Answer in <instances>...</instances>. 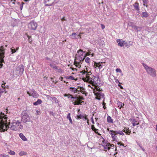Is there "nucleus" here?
<instances>
[{"label":"nucleus","instance_id":"obj_35","mask_svg":"<svg viewBox=\"0 0 157 157\" xmlns=\"http://www.w3.org/2000/svg\"><path fill=\"white\" fill-rule=\"evenodd\" d=\"M50 66L52 67L53 68L55 69H57V67L53 63H50L49 64Z\"/></svg>","mask_w":157,"mask_h":157},{"label":"nucleus","instance_id":"obj_46","mask_svg":"<svg viewBox=\"0 0 157 157\" xmlns=\"http://www.w3.org/2000/svg\"><path fill=\"white\" fill-rule=\"evenodd\" d=\"M92 130L94 131V130H98V129L95 128L94 126L93 125H92Z\"/></svg>","mask_w":157,"mask_h":157},{"label":"nucleus","instance_id":"obj_17","mask_svg":"<svg viewBox=\"0 0 157 157\" xmlns=\"http://www.w3.org/2000/svg\"><path fill=\"white\" fill-rule=\"evenodd\" d=\"M20 137L24 141H26L27 140V139L24 136L23 134L22 133H20L19 134Z\"/></svg>","mask_w":157,"mask_h":157},{"label":"nucleus","instance_id":"obj_9","mask_svg":"<svg viewBox=\"0 0 157 157\" xmlns=\"http://www.w3.org/2000/svg\"><path fill=\"white\" fill-rule=\"evenodd\" d=\"M27 94L30 96H32L33 98H37L39 95L33 89L31 90L30 91H27Z\"/></svg>","mask_w":157,"mask_h":157},{"label":"nucleus","instance_id":"obj_32","mask_svg":"<svg viewBox=\"0 0 157 157\" xmlns=\"http://www.w3.org/2000/svg\"><path fill=\"white\" fill-rule=\"evenodd\" d=\"M77 119H82L83 117V115L81 114H78L76 116Z\"/></svg>","mask_w":157,"mask_h":157},{"label":"nucleus","instance_id":"obj_3","mask_svg":"<svg viewBox=\"0 0 157 157\" xmlns=\"http://www.w3.org/2000/svg\"><path fill=\"white\" fill-rule=\"evenodd\" d=\"M86 56H78V54L75 55V59L74 62V64L76 67L78 68L81 67V64L82 63L81 62L83 61Z\"/></svg>","mask_w":157,"mask_h":157},{"label":"nucleus","instance_id":"obj_49","mask_svg":"<svg viewBox=\"0 0 157 157\" xmlns=\"http://www.w3.org/2000/svg\"><path fill=\"white\" fill-rule=\"evenodd\" d=\"M78 98L80 100H84V98L83 97L81 96L78 97Z\"/></svg>","mask_w":157,"mask_h":157},{"label":"nucleus","instance_id":"obj_55","mask_svg":"<svg viewBox=\"0 0 157 157\" xmlns=\"http://www.w3.org/2000/svg\"><path fill=\"white\" fill-rule=\"evenodd\" d=\"M117 144L118 145H119L120 146H121V145L124 146V144H122V143H121V142H118V143H117Z\"/></svg>","mask_w":157,"mask_h":157},{"label":"nucleus","instance_id":"obj_19","mask_svg":"<svg viewBox=\"0 0 157 157\" xmlns=\"http://www.w3.org/2000/svg\"><path fill=\"white\" fill-rule=\"evenodd\" d=\"M83 52L82 50L79 49L77 51V53H78V56H85V55H83Z\"/></svg>","mask_w":157,"mask_h":157},{"label":"nucleus","instance_id":"obj_26","mask_svg":"<svg viewBox=\"0 0 157 157\" xmlns=\"http://www.w3.org/2000/svg\"><path fill=\"white\" fill-rule=\"evenodd\" d=\"M132 124L133 126H135L136 125L139 124V122H137L136 121L135 119H133L132 121Z\"/></svg>","mask_w":157,"mask_h":157},{"label":"nucleus","instance_id":"obj_12","mask_svg":"<svg viewBox=\"0 0 157 157\" xmlns=\"http://www.w3.org/2000/svg\"><path fill=\"white\" fill-rule=\"evenodd\" d=\"M109 134L111 135L113 140L118 142V139L116 135L117 133H115V131L110 130L109 131Z\"/></svg>","mask_w":157,"mask_h":157},{"label":"nucleus","instance_id":"obj_28","mask_svg":"<svg viewBox=\"0 0 157 157\" xmlns=\"http://www.w3.org/2000/svg\"><path fill=\"white\" fill-rule=\"evenodd\" d=\"M78 97H71V99H72V100H71V101L73 102H73H75V101L77 100L78 99Z\"/></svg>","mask_w":157,"mask_h":157},{"label":"nucleus","instance_id":"obj_44","mask_svg":"<svg viewBox=\"0 0 157 157\" xmlns=\"http://www.w3.org/2000/svg\"><path fill=\"white\" fill-rule=\"evenodd\" d=\"M76 35V33H73L71 35V36H74V38H76V37L75 36Z\"/></svg>","mask_w":157,"mask_h":157},{"label":"nucleus","instance_id":"obj_36","mask_svg":"<svg viewBox=\"0 0 157 157\" xmlns=\"http://www.w3.org/2000/svg\"><path fill=\"white\" fill-rule=\"evenodd\" d=\"M143 2L144 3L143 5L145 6L146 7H147V0H143Z\"/></svg>","mask_w":157,"mask_h":157},{"label":"nucleus","instance_id":"obj_59","mask_svg":"<svg viewBox=\"0 0 157 157\" xmlns=\"http://www.w3.org/2000/svg\"><path fill=\"white\" fill-rule=\"evenodd\" d=\"M137 145L140 147H142L141 145L140 144V143H139V142H137Z\"/></svg>","mask_w":157,"mask_h":157},{"label":"nucleus","instance_id":"obj_63","mask_svg":"<svg viewBox=\"0 0 157 157\" xmlns=\"http://www.w3.org/2000/svg\"><path fill=\"white\" fill-rule=\"evenodd\" d=\"M124 129H125V130H126V131L127 132V130H129V128H126V127H125L124 128Z\"/></svg>","mask_w":157,"mask_h":157},{"label":"nucleus","instance_id":"obj_54","mask_svg":"<svg viewBox=\"0 0 157 157\" xmlns=\"http://www.w3.org/2000/svg\"><path fill=\"white\" fill-rule=\"evenodd\" d=\"M108 146H109V147L111 146L112 147H114V145L113 144H108Z\"/></svg>","mask_w":157,"mask_h":157},{"label":"nucleus","instance_id":"obj_58","mask_svg":"<svg viewBox=\"0 0 157 157\" xmlns=\"http://www.w3.org/2000/svg\"><path fill=\"white\" fill-rule=\"evenodd\" d=\"M32 41H33V40L32 39H29V42L31 44H32Z\"/></svg>","mask_w":157,"mask_h":157},{"label":"nucleus","instance_id":"obj_22","mask_svg":"<svg viewBox=\"0 0 157 157\" xmlns=\"http://www.w3.org/2000/svg\"><path fill=\"white\" fill-rule=\"evenodd\" d=\"M139 3L138 2H136L133 5L135 9L136 10H139Z\"/></svg>","mask_w":157,"mask_h":157},{"label":"nucleus","instance_id":"obj_15","mask_svg":"<svg viewBox=\"0 0 157 157\" xmlns=\"http://www.w3.org/2000/svg\"><path fill=\"white\" fill-rule=\"evenodd\" d=\"M15 123H16V125L17 127L19 126V128L20 129H22L23 128V126L21 124V122L19 121H16L15 122Z\"/></svg>","mask_w":157,"mask_h":157},{"label":"nucleus","instance_id":"obj_20","mask_svg":"<svg viewBox=\"0 0 157 157\" xmlns=\"http://www.w3.org/2000/svg\"><path fill=\"white\" fill-rule=\"evenodd\" d=\"M42 103V101L41 99H38L37 101L33 103V104L35 105H37L40 104Z\"/></svg>","mask_w":157,"mask_h":157},{"label":"nucleus","instance_id":"obj_31","mask_svg":"<svg viewBox=\"0 0 157 157\" xmlns=\"http://www.w3.org/2000/svg\"><path fill=\"white\" fill-rule=\"evenodd\" d=\"M103 148L105 150H109L110 149V147L109 146H108V144L106 145L105 146L103 145Z\"/></svg>","mask_w":157,"mask_h":157},{"label":"nucleus","instance_id":"obj_25","mask_svg":"<svg viewBox=\"0 0 157 157\" xmlns=\"http://www.w3.org/2000/svg\"><path fill=\"white\" fill-rule=\"evenodd\" d=\"M65 78L66 79H69L72 80H75V77L72 76V75H70V76H66L65 77Z\"/></svg>","mask_w":157,"mask_h":157},{"label":"nucleus","instance_id":"obj_2","mask_svg":"<svg viewBox=\"0 0 157 157\" xmlns=\"http://www.w3.org/2000/svg\"><path fill=\"white\" fill-rule=\"evenodd\" d=\"M86 69V71L84 70L80 72L82 75H85V78H84L86 82L92 85V86H97L100 82L99 77L92 75L90 71L88 72L87 68ZM83 76L84 77V75Z\"/></svg>","mask_w":157,"mask_h":157},{"label":"nucleus","instance_id":"obj_40","mask_svg":"<svg viewBox=\"0 0 157 157\" xmlns=\"http://www.w3.org/2000/svg\"><path fill=\"white\" fill-rule=\"evenodd\" d=\"M80 88L81 92H82L83 94H84V92H85V89L82 87H80Z\"/></svg>","mask_w":157,"mask_h":157},{"label":"nucleus","instance_id":"obj_8","mask_svg":"<svg viewBox=\"0 0 157 157\" xmlns=\"http://www.w3.org/2000/svg\"><path fill=\"white\" fill-rule=\"evenodd\" d=\"M56 0H44V3L45 6H51L55 4Z\"/></svg>","mask_w":157,"mask_h":157},{"label":"nucleus","instance_id":"obj_5","mask_svg":"<svg viewBox=\"0 0 157 157\" xmlns=\"http://www.w3.org/2000/svg\"><path fill=\"white\" fill-rule=\"evenodd\" d=\"M21 121L23 123H25L30 121V117L26 111H23L21 114Z\"/></svg>","mask_w":157,"mask_h":157},{"label":"nucleus","instance_id":"obj_30","mask_svg":"<svg viewBox=\"0 0 157 157\" xmlns=\"http://www.w3.org/2000/svg\"><path fill=\"white\" fill-rule=\"evenodd\" d=\"M26 152L24 151H21L19 153V155L21 156H22L24 155H26Z\"/></svg>","mask_w":157,"mask_h":157},{"label":"nucleus","instance_id":"obj_47","mask_svg":"<svg viewBox=\"0 0 157 157\" xmlns=\"http://www.w3.org/2000/svg\"><path fill=\"white\" fill-rule=\"evenodd\" d=\"M131 132V131L129 130H127L126 132H125V133H126L127 134L129 135L130 133Z\"/></svg>","mask_w":157,"mask_h":157},{"label":"nucleus","instance_id":"obj_38","mask_svg":"<svg viewBox=\"0 0 157 157\" xmlns=\"http://www.w3.org/2000/svg\"><path fill=\"white\" fill-rule=\"evenodd\" d=\"M64 95L65 97H67L68 98H70V97H71L72 96V95L70 94H64Z\"/></svg>","mask_w":157,"mask_h":157},{"label":"nucleus","instance_id":"obj_33","mask_svg":"<svg viewBox=\"0 0 157 157\" xmlns=\"http://www.w3.org/2000/svg\"><path fill=\"white\" fill-rule=\"evenodd\" d=\"M85 61L87 63H89L90 62V58L88 57H86L85 59Z\"/></svg>","mask_w":157,"mask_h":157},{"label":"nucleus","instance_id":"obj_27","mask_svg":"<svg viewBox=\"0 0 157 157\" xmlns=\"http://www.w3.org/2000/svg\"><path fill=\"white\" fill-rule=\"evenodd\" d=\"M49 98H50L51 99H52V100H53L55 103H57L59 102L58 100L56 97L52 98L50 96H49Z\"/></svg>","mask_w":157,"mask_h":157},{"label":"nucleus","instance_id":"obj_64","mask_svg":"<svg viewBox=\"0 0 157 157\" xmlns=\"http://www.w3.org/2000/svg\"><path fill=\"white\" fill-rule=\"evenodd\" d=\"M46 59L47 60H51V59H50L48 57H47L46 58Z\"/></svg>","mask_w":157,"mask_h":157},{"label":"nucleus","instance_id":"obj_41","mask_svg":"<svg viewBox=\"0 0 157 157\" xmlns=\"http://www.w3.org/2000/svg\"><path fill=\"white\" fill-rule=\"evenodd\" d=\"M25 3L23 2H21V4L20 5V8L21 10H22L23 7V5Z\"/></svg>","mask_w":157,"mask_h":157},{"label":"nucleus","instance_id":"obj_34","mask_svg":"<svg viewBox=\"0 0 157 157\" xmlns=\"http://www.w3.org/2000/svg\"><path fill=\"white\" fill-rule=\"evenodd\" d=\"M96 67H98L99 68H102V65H101L100 63H97L96 65Z\"/></svg>","mask_w":157,"mask_h":157},{"label":"nucleus","instance_id":"obj_10","mask_svg":"<svg viewBox=\"0 0 157 157\" xmlns=\"http://www.w3.org/2000/svg\"><path fill=\"white\" fill-rule=\"evenodd\" d=\"M94 95L96 96V98L98 100H100L101 98H103L104 95L102 93L98 91L95 93L94 92Z\"/></svg>","mask_w":157,"mask_h":157},{"label":"nucleus","instance_id":"obj_23","mask_svg":"<svg viewBox=\"0 0 157 157\" xmlns=\"http://www.w3.org/2000/svg\"><path fill=\"white\" fill-rule=\"evenodd\" d=\"M142 17H147L149 16L148 13L146 12H143L141 15Z\"/></svg>","mask_w":157,"mask_h":157},{"label":"nucleus","instance_id":"obj_39","mask_svg":"<svg viewBox=\"0 0 157 157\" xmlns=\"http://www.w3.org/2000/svg\"><path fill=\"white\" fill-rule=\"evenodd\" d=\"M5 91V89L4 88H0V93L2 94Z\"/></svg>","mask_w":157,"mask_h":157},{"label":"nucleus","instance_id":"obj_13","mask_svg":"<svg viewBox=\"0 0 157 157\" xmlns=\"http://www.w3.org/2000/svg\"><path fill=\"white\" fill-rule=\"evenodd\" d=\"M88 86L90 87L93 90V92H95V93H96V92H97L98 91L101 92V91H102V89L100 87H99V86H98V84L96 86H94V88L92 87L90 85H89Z\"/></svg>","mask_w":157,"mask_h":157},{"label":"nucleus","instance_id":"obj_24","mask_svg":"<svg viewBox=\"0 0 157 157\" xmlns=\"http://www.w3.org/2000/svg\"><path fill=\"white\" fill-rule=\"evenodd\" d=\"M115 133H117V134H119L121 135H124V133L121 131H115Z\"/></svg>","mask_w":157,"mask_h":157},{"label":"nucleus","instance_id":"obj_61","mask_svg":"<svg viewBox=\"0 0 157 157\" xmlns=\"http://www.w3.org/2000/svg\"><path fill=\"white\" fill-rule=\"evenodd\" d=\"M16 1L15 0H11V2H12V3L15 4V2Z\"/></svg>","mask_w":157,"mask_h":157},{"label":"nucleus","instance_id":"obj_7","mask_svg":"<svg viewBox=\"0 0 157 157\" xmlns=\"http://www.w3.org/2000/svg\"><path fill=\"white\" fill-rule=\"evenodd\" d=\"M37 26V25L36 22L34 21H32L28 24V27L29 29L35 30Z\"/></svg>","mask_w":157,"mask_h":157},{"label":"nucleus","instance_id":"obj_50","mask_svg":"<svg viewBox=\"0 0 157 157\" xmlns=\"http://www.w3.org/2000/svg\"><path fill=\"white\" fill-rule=\"evenodd\" d=\"M49 114L50 115H52L53 116H54L55 114L52 111H50L49 112Z\"/></svg>","mask_w":157,"mask_h":157},{"label":"nucleus","instance_id":"obj_11","mask_svg":"<svg viewBox=\"0 0 157 157\" xmlns=\"http://www.w3.org/2000/svg\"><path fill=\"white\" fill-rule=\"evenodd\" d=\"M17 70L18 71L20 75H22L24 71V67L23 65H20L17 68Z\"/></svg>","mask_w":157,"mask_h":157},{"label":"nucleus","instance_id":"obj_56","mask_svg":"<svg viewBox=\"0 0 157 157\" xmlns=\"http://www.w3.org/2000/svg\"><path fill=\"white\" fill-rule=\"evenodd\" d=\"M105 103L103 102V108L104 109H105V108H106V107L105 106Z\"/></svg>","mask_w":157,"mask_h":157},{"label":"nucleus","instance_id":"obj_60","mask_svg":"<svg viewBox=\"0 0 157 157\" xmlns=\"http://www.w3.org/2000/svg\"><path fill=\"white\" fill-rule=\"evenodd\" d=\"M101 27L102 29H104L105 27L104 25L102 24H101Z\"/></svg>","mask_w":157,"mask_h":157},{"label":"nucleus","instance_id":"obj_29","mask_svg":"<svg viewBox=\"0 0 157 157\" xmlns=\"http://www.w3.org/2000/svg\"><path fill=\"white\" fill-rule=\"evenodd\" d=\"M117 105L119 107V106L120 107V109H121V107H123V106L124 105V104H123L122 103L119 101V102H118L117 103Z\"/></svg>","mask_w":157,"mask_h":157},{"label":"nucleus","instance_id":"obj_52","mask_svg":"<svg viewBox=\"0 0 157 157\" xmlns=\"http://www.w3.org/2000/svg\"><path fill=\"white\" fill-rule=\"evenodd\" d=\"M70 117H71V113H69L67 116V119Z\"/></svg>","mask_w":157,"mask_h":157},{"label":"nucleus","instance_id":"obj_45","mask_svg":"<svg viewBox=\"0 0 157 157\" xmlns=\"http://www.w3.org/2000/svg\"><path fill=\"white\" fill-rule=\"evenodd\" d=\"M70 121V122L72 124L73 123V121H72L71 118V117H69V118H67Z\"/></svg>","mask_w":157,"mask_h":157},{"label":"nucleus","instance_id":"obj_48","mask_svg":"<svg viewBox=\"0 0 157 157\" xmlns=\"http://www.w3.org/2000/svg\"><path fill=\"white\" fill-rule=\"evenodd\" d=\"M12 53L13 54L16 52V51L15 49H12V48H11Z\"/></svg>","mask_w":157,"mask_h":157},{"label":"nucleus","instance_id":"obj_62","mask_svg":"<svg viewBox=\"0 0 157 157\" xmlns=\"http://www.w3.org/2000/svg\"><path fill=\"white\" fill-rule=\"evenodd\" d=\"M5 155H3V154H0V157H4V156Z\"/></svg>","mask_w":157,"mask_h":157},{"label":"nucleus","instance_id":"obj_51","mask_svg":"<svg viewBox=\"0 0 157 157\" xmlns=\"http://www.w3.org/2000/svg\"><path fill=\"white\" fill-rule=\"evenodd\" d=\"M79 92H81L80 87L79 90V88H78L77 89V92H78V93L79 94Z\"/></svg>","mask_w":157,"mask_h":157},{"label":"nucleus","instance_id":"obj_21","mask_svg":"<svg viewBox=\"0 0 157 157\" xmlns=\"http://www.w3.org/2000/svg\"><path fill=\"white\" fill-rule=\"evenodd\" d=\"M107 122L109 123H113V120L111 117L110 116H108L107 117Z\"/></svg>","mask_w":157,"mask_h":157},{"label":"nucleus","instance_id":"obj_6","mask_svg":"<svg viewBox=\"0 0 157 157\" xmlns=\"http://www.w3.org/2000/svg\"><path fill=\"white\" fill-rule=\"evenodd\" d=\"M4 47L1 46L0 48V68H1L2 66V63H5L3 59L5 57V52Z\"/></svg>","mask_w":157,"mask_h":157},{"label":"nucleus","instance_id":"obj_18","mask_svg":"<svg viewBox=\"0 0 157 157\" xmlns=\"http://www.w3.org/2000/svg\"><path fill=\"white\" fill-rule=\"evenodd\" d=\"M69 90L72 93H75L77 92V89L75 87H70L69 88Z\"/></svg>","mask_w":157,"mask_h":157},{"label":"nucleus","instance_id":"obj_14","mask_svg":"<svg viewBox=\"0 0 157 157\" xmlns=\"http://www.w3.org/2000/svg\"><path fill=\"white\" fill-rule=\"evenodd\" d=\"M118 45L121 47L123 46L126 44L125 41L123 40L122 39H118L117 40Z\"/></svg>","mask_w":157,"mask_h":157},{"label":"nucleus","instance_id":"obj_57","mask_svg":"<svg viewBox=\"0 0 157 157\" xmlns=\"http://www.w3.org/2000/svg\"><path fill=\"white\" fill-rule=\"evenodd\" d=\"M118 86H119L120 87V88L121 89H123V87L122 86H121L120 85V84H118Z\"/></svg>","mask_w":157,"mask_h":157},{"label":"nucleus","instance_id":"obj_4","mask_svg":"<svg viewBox=\"0 0 157 157\" xmlns=\"http://www.w3.org/2000/svg\"><path fill=\"white\" fill-rule=\"evenodd\" d=\"M142 64L148 74L153 77L156 76V71L154 69L149 67L144 63H142Z\"/></svg>","mask_w":157,"mask_h":157},{"label":"nucleus","instance_id":"obj_37","mask_svg":"<svg viewBox=\"0 0 157 157\" xmlns=\"http://www.w3.org/2000/svg\"><path fill=\"white\" fill-rule=\"evenodd\" d=\"M9 154L12 155H14L15 154V152L14 151L10 150V152H8Z\"/></svg>","mask_w":157,"mask_h":157},{"label":"nucleus","instance_id":"obj_1","mask_svg":"<svg viewBox=\"0 0 157 157\" xmlns=\"http://www.w3.org/2000/svg\"><path fill=\"white\" fill-rule=\"evenodd\" d=\"M7 118L6 116L0 115V130L3 131H7L9 128L13 130L16 131L17 130L18 127L15 121L13 120L11 123L9 122L7 125L6 123Z\"/></svg>","mask_w":157,"mask_h":157},{"label":"nucleus","instance_id":"obj_16","mask_svg":"<svg viewBox=\"0 0 157 157\" xmlns=\"http://www.w3.org/2000/svg\"><path fill=\"white\" fill-rule=\"evenodd\" d=\"M83 102V101H82V100H79L78 98V99L75 101V102H73V104L74 105H79V104H81V103Z\"/></svg>","mask_w":157,"mask_h":157},{"label":"nucleus","instance_id":"obj_42","mask_svg":"<svg viewBox=\"0 0 157 157\" xmlns=\"http://www.w3.org/2000/svg\"><path fill=\"white\" fill-rule=\"evenodd\" d=\"M116 72H117V73H118V72L121 73L122 72L121 70L119 68H117L116 69Z\"/></svg>","mask_w":157,"mask_h":157},{"label":"nucleus","instance_id":"obj_43","mask_svg":"<svg viewBox=\"0 0 157 157\" xmlns=\"http://www.w3.org/2000/svg\"><path fill=\"white\" fill-rule=\"evenodd\" d=\"M84 116L82 118L84 120V121H85V120H87V123H88V119H87V118L86 117V116Z\"/></svg>","mask_w":157,"mask_h":157},{"label":"nucleus","instance_id":"obj_53","mask_svg":"<svg viewBox=\"0 0 157 157\" xmlns=\"http://www.w3.org/2000/svg\"><path fill=\"white\" fill-rule=\"evenodd\" d=\"M115 82L117 84L119 83V84H120V83L119 82V80L117 79H115Z\"/></svg>","mask_w":157,"mask_h":157}]
</instances>
